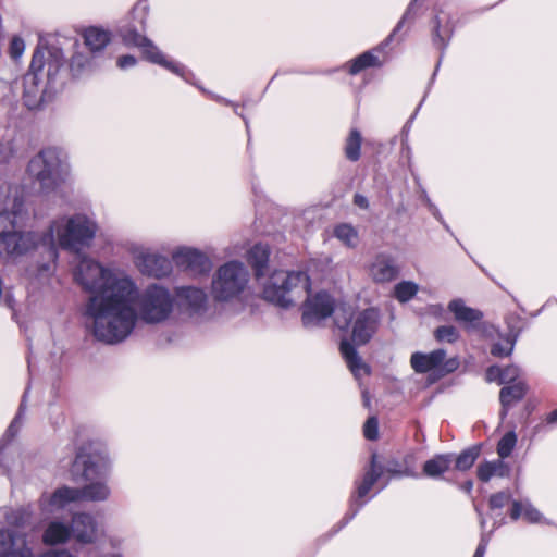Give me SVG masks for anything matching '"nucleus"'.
<instances>
[{
    "label": "nucleus",
    "mask_w": 557,
    "mask_h": 557,
    "mask_svg": "<svg viewBox=\"0 0 557 557\" xmlns=\"http://www.w3.org/2000/svg\"><path fill=\"white\" fill-rule=\"evenodd\" d=\"M74 276L91 294L85 314L92 319L94 336L107 344L124 341L137 321V312L132 307L135 283L128 277H115L110 270L88 258L81 260Z\"/></svg>",
    "instance_id": "f257e3e1"
},
{
    "label": "nucleus",
    "mask_w": 557,
    "mask_h": 557,
    "mask_svg": "<svg viewBox=\"0 0 557 557\" xmlns=\"http://www.w3.org/2000/svg\"><path fill=\"white\" fill-rule=\"evenodd\" d=\"M311 281L304 271H274L264 285L263 298L281 308H289L302 295L307 299L302 305L301 321L305 326L331 317L334 312V300L326 292L310 296Z\"/></svg>",
    "instance_id": "f03ea898"
},
{
    "label": "nucleus",
    "mask_w": 557,
    "mask_h": 557,
    "mask_svg": "<svg viewBox=\"0 0 557 557\" xmlns=\"http://www.w3.org/2000/svg\"><path fill=\"white\" fill-rule=\"evenodd\" d=\"M377 325V311L373 308L364 309L358 313L354 321L351 331L352 343L343 339L339 344V351L354 375H358L360 370H363L367 375L371 372L370 367L362 361L355 345L361 346L369 343L376 332Z\"/></svg>",
    "instance_id": "7ed1b4c3"
},
{
    "label": "nucleus",
    "mask_w": 557,
    "mask_h": 557,
    "mask_svg": "<svg viewBox=\"0 0 557 557\" xmlns=\"http://www.w3.org/2000/svg\"><path fill=\"white\" fill-rule=\"evenodd\" d=\"M9 203L0 207V257L22 256L29 249L28 239L21 232L15 231L16 218L24 207L22 197H7Z\"/></svg>",
    "instance_id": "20e7f679"
},
{
    "label": "nucleus",
    "mask_w": 557,
    "mask_h": 557,
    "mask_svg": "<svg viewBox=\"0 0 557 557\" xmlns=\"http://www.w3.org/2000/svg\"><path fill=\"white\" fill-rule=\"evenodd\" d=\"M27 170L29 175L39 183L41 190H54L64 180L61 151L51 147L40 150L32 158Z\"/></svg>",
    "instance_id": "39448f33"
},
{
    "label": "nucleus",
    "mask_w": 557,
    "mask_h": 557,
    "mask_svg": "<svg viewBox=\"0 0 557 557\" xmlns=\"http://www.w3.org/2000/svg\"><path fill=\"white\" fill-rule=\"evenodd\" d=\"M110 470V460L101 444L87 442L81 445L72 463L73 475L85 481L104 478Z\"/></svg>",
    "instance_id": "423d86ee"
},
{
    "label": "nucleus",
    "mask_w": 557,
    "mask_h": 557,
    "mask_svg": "<svg viewBox=\"0 0 557 557\" xmlns=\"http://www.w3.org/2000/svg\"><path fill=\"white\" fill-rule=\"evenodd\" d=\"M416 1L417 0H412L410 2L401 20L397 23L393 32L384 41L345 62L343 64V70L347 74L356 76L369 69H381L388 61V53L386 52V48L389 45V41L396 35V33L403 28L407 20L413 18L412 10Z\"/></svg>",
    "instance_id": "0eeeda50"
},
{
    "label": "nucleus",
    "mask_w": 557,
    "mask_h": 557,
    "mask_svg": "<svg viewBox=\"0 0 557 557\" xmlns=\"http://www.w3.org/2000/svg\"><path fill=\"white\" fill-rule=\"evenodd\" d=\"M138 306L140 317L148 323H158L165 320L173 309V299L169 290L157 284L149 285L140 295L136 289L135 300L132 305ZM135 310V308H133Z\"/></svg>",
    "instance_id": "6e6552de"
},
{
    "label": "nucleus",
    "mask_w": 557,
    "mask_h": 557,
    "mask_svg": "<svg viewBox=\"0 0 557 557\" xmlns=\"http://www.w3.org/2000/svg\"><path fill=\"white\" fill-rule=\"evenodd\" d=\"M248 282V272L239 261H230L221 265L212 281V294L215 300L226 301L238 296Z\"/></svg>",
    "instance_id": "1a4fd4ad"
},
{
    "label": "nucleus",
    "mask_w": 557,
    "mask_h": 557,
    "mask_svg": "<svg viewBox=\"0 0 557 557\" xmlns=\"http://www.w3.org/2000/svg\"><path fill=\"white\" fill-rule=\"evenodd\" d=\"M97 230V224L88 216L74 214L67 220L64 230L59 233V244L65 250L79 252L90 246Z\"/></svg>",
    "instance_id": "9d476101"
},
{
    "label": "nucleus",
    "mask_w": 557,
    "mask_h": 557,
    "mask_svg": "<svg viewBox=\"0 0 557 557\" xmlns=\"http://www.w3.org/2000/svg\"><path fill=\"white\" fill-rule=\"evenodd\" d=\"M110 487L103 481L90 482L83 487L62 486L50 496L49 504L52 507L63 508L65 505L79 502H103L110 496Z\"/></svg>",
    "instance_id": "9b49d317"
},
{
    "label": "nucleus",
    "mask_w": 557,
    "mask_h": 557,
    "mask_svg": "<svg viewBox=\"0 0 557 557\" xmlns=\"http://www.w3.org/2000/svg\"><path fill=\"white\" fill-rule=\"evenodd\" d=\"M410 366L416 373L424 374L434 371L437 377H444L455 372L460 362L457 357L447 359L446 351L440 348L431 352H413L410 357Z\"/></svg>",
    "instance_id": "f8f14e48"
},
{
    "label": "nucleus",
    "mask_w": 557,
    "mask_h": 557,
    "mask_svg": "<svg viewBox=\"0 0 557 557\" xmlns=\"http://www.w3.org/2000/svg\"><path fill=\"white\" fill-rule=\"evenodd\" d=\"M457 20L454 15L444 10H436L435 15L430 21V37L432 46L444 55L456 29Z\"/></svg>",
    "instance_id": "ddd939ff"
},
{
    "label": "nucleus",
    "mask_w": 557,
    "mask_h": 557,
    "mask_svg": "<svg viewBox=\"0 0 557 557\" xmlns=\"http://www.w3.org/2000/svg\"><path fill=\"white\" fill-rule=\"evenodd\" d=\"M384 473L383 466L379 462V455L373 453L370 457L369 466L366 468L364 473L360 481H356V491L351 495V508L354 509L352 516L364 505V498L370 493L374 484L380 480Z\"/></svg>",
    "instance_id": "4468645a"
},
{
    "label": "nucleus",
    "mask_w": 557,
    "mask_h": 557,
    "mask_svg": "<svg viewBox=\"0 0 557 557\" xmlns=\"http://www.w3.org/2000/svg\"><path fill=\"white\" fill-rule=\"evenodd\" d=\"M384 473L383 466L379 462V455L373 453L370 457L369 466L366 468L364 473L360 481H356V491L351 495V508L354 509L352 516L364 505V498L370 493L374 484L380 480Z\"/></svg>",
    "instance_id": "2eb2a0df"
},
{
    "label": "nucleus",
    "mask_w": 557,
    "mask_h": 557,
    "mask_svg": "<svg viewBox=\"0 0 557 557\" xmlns=\"http://www.w3.org/2000/svg\"><path fill=\"white\" fill-rule=\"evenodd\" d=\"M175 265L183 271L196 276L210 272L212 264L210 259L202 252L193 248H183L172 256Z\"/></svg>",
    "instance_id": "dca6fc26"
},
{
    "label": "nucleus",
    "mask_w": 557,
    "mask_h": 557,
    "mask_svg": "<svg viewBox=\"0 0 557 557\" xmlns=\"http://www.w3.org/2000/svg\"><path fill=\"white\" fill-rule=\"evenodd\" d=\"M448 310L454 314V319L458 322L467 333L481 332L484 330V314L481 310L466 306L460 298L453 299L448 304Z\"/></svg>",
    "instance_id": "f3484780"
},
{
    "label": "nucleus",
    "mask_w": 557,
    "mask_h": 557,
    "mask_svg": "<svg viewBox=\"0 0 557 557\" xmlns=\"http://www.w3.org/2000/svg\"><path fill=\"white\" fill-rule=\"evenodd\" d=\"M72 535L81 544H94L99 537L97 519L88 512H75L71 518Z\"/></svg>",
    "instance_id": "a211bd4d"
},
{
    "label": "nucleus",
    "mask_w": 557,
    "mask_h": 557,
    "mask_svg": "<svg viewBox=\"0 0 557 557\" xmlns=\"http://www.w3.org/2000/svg\"><path fill=\"white\" fill-rule=\"evenodd\" d=\"M149 14V9L146 4L137 3L132 10L133 24L128 25L122 30V39L126 46L139 48L148 37L141 34L137 27L143 32L146 29V23Z\"/></svg>",
    "instance_id": "6ab92c4d"
},
{
    "label": "nucleus",
    "mask_w": 557,
    "mask_h": 557,
    "mask_svg": "<svg viewBox=\"0 0 557 557\" xmlns=\"http://www.w3.org/2000/svg\"><path fill=\"white\" fill-rule=\"evenodd\" d=\"M138 267L143 274L156 278L165 277L172 272L171 260L158 253L143 255L139 259Z\"/></svg>",
    "instance_id": "aec40b11"
},
{
    "label": "nucleus",
    "mask_w": 557,
    "mask_h": 557,
    "mask_svg": "<svg viewBox=\"0 0 557 557\" xmlns=\"http://www.w3.org/2000/svg\"><path fill=\"white\" fill-rule=\"evenodd\" d=\"M139 49L143 58L150 63L158 64L177 76L183 77L185 75V66L177 62L168 60L149 38L139 47Z\"/></svg>",
    "instance_id": "412c9836"
},
{
    "label": "nucleus",
    "mask_w": 557,
    "mask_h": 557,
    "mask_svg": "<svg viewBox=\"0 0 557 557\" xmlns=\"http://www.w3.org/2000/svg\"><path fill=\"white\" fill-rule=\"evenodd\" d=\"M271 249L268 244L258 243L253 245L247 252V262L253 270L257 278L262 277L270 260Z\"/></svg>",
    "instance_id": "4be33fe9"
},
{
    "label": "nucleus",
    "mask_w": 557,
    "mask_h": 557,
    "mask_svg": "<svg viewBox=\"0 0 557 557\" xmlns=\"http://www.w3.org/2000/svg\"><path fill=\"white\" fill-rule=\"evenodd\" d=\"M85 46L92 53L102 51L111 41V33L98 26H89L82 30Z\"/></svg>",
    "instance_id": "5701e85b"
},
{
    "label": "nucleus",
    "mask_w": 557,
    "mask_h": 557,
    "mask_svg": "<svg viewBox=\"0 0 557 557\" xmlns=\"http://www.w3.org/2000/svg\"><path fill=\"white\" fill-rule=\"evenodd\" d=\"M511 469L504 459L498 458L492 461H483L476 468V476L479 481L486 483L493 476L509 478Z\"/></svg>",
    "instance_id": "b1692460"
},
{
    "label": "nucleus",
    "mask_w": 557,
    "mask_h": 557,
    "mask_svg": "<svg viewBox=\"0 0 557 557\" xmlns=\"http://www.w3.org/2000/svg\"><path fill=\"white\" fill-rule=\"evenodd\" d=\"M398 268L394 260L385 255H379L371 265V274L375 282L384 283L395 280L398 275Z\"/></svg>",
    "instance_id": "393cba45"
},
{
    "label": "nucleus",
    "mask_w": 557,
    "mask_h": 557,
    "mask_svg": "<svg viewBox=\"0 0 557 557\" xmlns=\"http://www.w3.org/2000/svg\"><path fill=\"white\" fill-rule=\"evenodd\" d=\"M453 461V454H437L424 462L422 474L426 478L440 479L450 469Z\"/></svg>",
    "instance_id": "a878e982"
},
{
    "label": "nucleus",
    "mask_w": 557,
    "mask_h": 557,
    "mask_svg": "<svg viewBox=\"0 0 557 557\" xmlns=\"http://www.w3.org/2000/svg\"><path fill=\"white\" fill-rule=\"evenodd\" d=\"M72 535L71 524L61 521H51L42 533V542L46 545L54 546L66 543Z\"/></svg>",
    "instance_id": "bb28decb"
},
{
    "label": "nucleus",
    "mask_w": 557,
    "mask_h": 557,
    "mask_svg": "<svg viewBox=\"0 0 557 557\" xmlns=\"http://www.w3.org/2000/svg\"><path fill=\"white\" fill-rule=\"evenodd\" d=\"M528 387L523 381H518L504 386L499 392V401L505 412L512 405L522 400L527 394Z\"/></svg>",
    "instance_id": "cd10ccee"
},
{
    "label": "nucleus",
    "mask_w": 557,
    "mask_h": 557,
    "mask_svg": "<svg viewBox=\"0 0 557 557\" xmlns=\"http://www.w3.org/2000/svg\"><path fill=\"white\" fill-rule=\"evenodd\" d=\"M177 296L183 299L187 306L194 310L199 311L205 308L207 302L206 293L197 287L185 286L177 290Z\"/></svg>",
    "instance_id": "c85d7f7f"
},
{
    "label": "nucleus",
    "mask_w": 557,
    "mask_h": 557,
    "mask_svg": "<svg viewBox=\"0 0 557 557\" xmlns=\"http://www.w3.org/2000/svg\"><path fill=\"white\" fill-rule=\"evenodd\" d=\"M362 135L358 128H351L345 139L344 154L350 162L359 161L361 157Z\"/></svg>",
    "instance_id": "c756f323"
},
{
    "label": "nucleus",
    "mask_w": 557,
    "mask_h": 557,
    "mask_svg": "<svg viewBox=\"0 0 557 557\" xmlns=\"http://www.w3.org/2000/svg\"><path fill=\"white\" fill-rule=\"evenodd\" d=\"M481 455V445L475 444L463 449L459 455L454 457L455 469L459 471H467L473 467L476 459Z\"/></svg>",
    "instance_id": "7c9ffc66"
},
{
    "label": "nucleus",
    "mask_w": 557,
    "mask_h": 557,
    "mask_svg": "<svg viewBox=\"0 0 557 557\" xmlns=\"http://www.w3.org/2000/svg\"><path fill=\"white\" fill-rule=\"evenodd\" d=\"M45 66V53L40 48H37L32 57L29 70L24 77L25 85L37 86L39 78L38 75L42 72Z\"/></svg>",
    "instance_id": "2f4dec72"
},
{
    "label": "nucleus",
    "mask_w": 557,
    "mask_h": 557,
    "mask_svg": "<svg viewBox=\"0 0 557 557\" xmlns=\"http://www.w3.org/2000/svg\"><path fill=\"white\" fill-rule=\"evenodd\" d=\"M333 234L338 240H341L345 246L349 248H354L358 244V232L352 225L348 223H341L336 225L334 227Z\"/></svg>",
    "instance_id": "473e14b6"
},
{
    "label": "nucleus",
    "mask_w": 557,
    "mask_h": 557,
    "mask_svg": "<svg viewBox=\"0 0 557 557\" xmlns=\"http://www.w3.org/2000/svg\"><path fill=\"white\" fill-rule=\"evenodd\" d=\"M393 463L395 466H399V469H391L394 475L396 476H412L417 478L418 474L416 472V456L412 453L406 454L403 457L401 461L393 459Z\"/></svg>",
    "instance_id": "72a5a7b5"
},
{
    "label": "nucleus",
    "mask_w": 557,
    "mask_h": 557,
    "mask_svg": "<svg viewBox=\"0 0 557 557\" xmlns=\"http://www.w3.org/2000/svg\"><path fill=\"white\" fill-rule=\"evenodd\" d=\"M418 293V285L410 281H403L395 285L394 296L399 302H407Z\"/></svg>",
    "instance_id": "f704fd0d"
},
{
    "label": "nucleus",
    "mask_w": 557,
    "mask_h": 557,
    "mask_svg": "<svg viewBox=\"0 0 557 557\" xmlns=\"http://www.w3.org/2000/svg\"><path fill=\"white\" fill-rule=\"evenodd\" d=\"M516 444L517 435L515 431L506 432L497 443L496 451L499 458L505 459L509 457L516 447Z\"/></svg>",
    "instance_id": "c9c22d12"
},
{
    "label": "nucleus",
    "mask_w": 557,
    "mask_h": 557,
    "mask_svg": "<svg viewBox=\"0 0 557 557\" xmlns=\"http://www.w3.org/2000/svg\"><path fill=\"white\" fill-rule=\"evenodd\" d=\"M433 335L438 343L454 344L460 338V333L454 325H441L434 330Z\"/></svg>",
    "instance_id": "e433bc0d"
},
{
    "label": "nucleus",
    "mask_w": 557,
    "mask_h": 557,
    "mask_svg": "<svg viewBox=\"0 0 557 557\" xmlns=\"http://www.w3.org/2000/svg\"><path fill=\"white\" fill-rule=\"evenodd\" d=\"M510 499H511V494L509 491H500V492L494 493L488 497V502H487L488 509L491 511H494L496 509H502L510 503Z\"/></svg>",
    "instance_id": "4c0bfd02"
},
{
    "label": "nucleus",
    "mask_w": 557,
    "mask_h": 557,
    "mask_svg": "<svg viewBox=\"0 0 557 557\" xmlns=\"http://www.w3.org/2000/svg\"><path fill=\"white\" fill-rule=\"evenodd\" d=\"M513 346L515 342L507 337L502 342L494 343L491 347V354L498 358L508 357L511 355Z\"/></svg>",
    "instance_id": "58836bf2"
},
{
    "label": "nucleus",
    "mask_w": 557,
    "mask_h": 557,
    "mask_svg": "<svg viewBox=\"0 0 557 557\" xmlns=\"http://www.w3.org/2000/svg\"><path fill=\"white\" fill-rule=\"evenodd\" d=\"M363 436L368 441H376L379 438V420L375 416L369 417L363 424Z\"/></svg>",
    "instance_id": "ea45409f"
},
{
    "label": "nucleus",
    "mask_w": 557,
    "mask_h": 557,
    "mask_svg": "<svg viewBox=\"0 0 557 557\" xmlns=\"http://www.w3.org/2000/svg\"><path fill=\"white\" fill-rule=\"evenodd\" d=\"M87 63L88 58L83 53L77 52L72 55L69 66L73 75H78Z\"/></svg>",
    "instance_id": "a19ab883"
},
{
    "label": "nucleus",
    "mask_w": 557,
    "mask_h": 557,
    "mask_svg": "<svg viewBox=\"0 0 557 557\" xmlns=\"http://www.w3.org/2000/svg\"><path fill=\"white\" fill-rule=\"evenodd\" d=\"M502 384H511L518 382L520 369L517 366L510 364L502 368Z\"/></svg>",
    "instance_id": "79ce46f5"
},
{
    "label": "nucleus",
    "mask_w": 557,
    "mask_h": 557,
    "mask_svg": "<svg viewBox=\"0 0 557 557\" xmlns=\"http://www.w3.org/2000/svg\"><path fill=\"white\" fill-rule=\"evenodd\" d=\"M25 50V42L21 37H13L10 42L9 53L11 59L18 60Z\"/></svg>",
    "instance_id": "37998d69"
},
{
    "label": "nucleus",
    "mask_w": 557,
    "mask_h": 557,
    "mask_svg": "<svg viewBox=\"0 0 557 557\" xmlns=\"http://www.w3.org/2000/svg\"><path fill=\"white\" fill-rule=\"evenodd\" d=\"M502 368L498 366H490L485 371V379L487 382H497L502 384Z\"/></svg>",
    "instance_id": "c03bdc74"
},
{
    "label": "nucleus",
    "mask_w": 557,
    "mask_h": 557,
    "mask_svg": "<svg viewBox=\"0 0 557 557\" xmlns=\"http://www.w3.org/2000/svg\"><path fill=\"white\" fill-rule=\"evenodd\" d=\"M541 512L532 507V506H527L524 507V510H523V518L530 522V523H535V522H539L541 520Z\"/></svg>",
    "instance_id": "a18cd8bd"
},
{
    "label": "nucleus",
    "mask_w": 557,
    "mask_h": 557,
    "mask_svg": "<svg viewBox=\"0 0 557 557\" xmlns=\"http://www.w3.org/2000/svg\"><path fill=\"white\" fill-rule=\"evenodd\" d=\"M523 510L524 508L522 507V504L518 500H513L509 511L511 520L517 521L521 516H523Z\"/></svg>",
    "instance_id": "49530a36"
},
{
    "label": "nucleus",
    "mask_w": 557,
    "mask_h": 557,
    "mask_svg": "<svg viewBox=\"0 0 557 557\" xmlns=\"http://www.w3.org/2000/svg\"><path fill=\"white\" fill-rule=\"evenodd\" d=\"M136 64V58L131 54L121 55L117 59V66L126 69Z\"/></svg>",
    "instance_id": "de8ad7c7"
},
{
    "label": "nucleus",
    "mask_w": 557,
    "mask_h": 557,
    "mask_svg": "<svg viewBox=\"0 0 557 557\" xmlns=\"http://www.w3.org/2000/svg\"><path fill=\"white\" fill-rule=\"evenodd\" d=\"M352 202L355 206H357L360 209H364V210L369 209V200L362 194H359V193L355 194L354 198H352Z\"/></svg>",
    "instance_id": "09e8293b"
},
{
    "label": "nucleus",
    "mask_w": 557,
    "mask_h": 557,
    "mask_svg": "<svg viewBox=\"0 0 557 557\" xmlns=\"http://www.w3.org/2000/svg\"><path fill=\"white\" fill-rule=\"evenodd\" d=\"M485 550H486V543L484 541H481L474 552L473 557H484Z\"/></svg>",
    "instance_id": "8fccbe9b"
},
{
    "label": "nucleus",
    "mask_w": 557,
    "mask_h": 557,
    "mask_svg": "<svg viewBox=\"0 0 557 557\" xmlns=\"http://www.w3.org/2000/svg\"><path fill=\"white\" fill-rule=\"evenodd\" d=\"M545 422L547 424H556L557 423V408L553 411H550L546 417H545Z\"/></svg>",
    "instance_id": "3c124183"
},
{
    "label": "nucleus",
    "mask_w": 557,
    "mask_h": 557,
    "mask_svg": "<svg viewBox=\"0 0 557 557\" xmlns=\"http://www.w3.org/2000/svg\"><path fill=\"white\" fill-rule=\"evenodd\" d=\"M391 469H399V466H395V463H393V460L388 461L386 472L389 473L391 475L395 476L393 474V472L391 471Z\"/></svg>",
    "instance_id": "603ef678"
},
{
    "label": "nucleus",
    "mask_w": 557,
    "mask_h": 557,
    "mask_svg": "<svg viewBox=\"0 0 557 557\" xmlns=\"http://www.w3.org/2000/svg\"><path fill=\"white\" fill-rule=\"evenodd\" d=\"M465 490L468 491V492H470L472 490V482L471 481L466 482Z\"/></svg>",
    "instance_id": "864d4df0"
},
{
    "label": "nucleus",
    "mask_w": 557,
    "mask_h": 557,
    "mask_svg": "<svg viewBox=\"0 0 557 557\" xmlns=\"http://www.w3.org/2000/svg\"><path fill=\"white\" fill-rule=\"evenodd\" d=\"M15 421H16V419H15V420L10 424L9 430H12V429H13V426H14V424H15Z\"/></svg>",
    "instance_id": "5fc2aeb1"
}]
</instances>
